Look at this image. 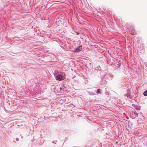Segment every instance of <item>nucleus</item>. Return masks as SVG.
Here are the masks:
<instances>
[{
	"label": "nucleus",
	"mask_w": 147,
	"mask_h": 147,
	"mask_svg": "<svg viewBox=\"0 0 147 147\" xmlns=\"http://www.w3.org/2000/svg\"><path fill=\"white\" fill-rule=\"evenodd\" d=\"M143 94L145 96H147V90L144 92Z\"/></svg>",
	"instance_id": "3"
},
{
	"label": "nucleus",
	"mask_w": 147,
	"mask_h": 147,
	"mask_svg": "<svg viewBox=\"0 0 147 147\" xmlns=\"http://www.w3.org/2000/svg\"><path fill=\"white\" fill-rule=\"evenodd\" d=\"M134 114L135 117H136L138 116V114H136L135 113H134Z\"/></svg>",
	"instance_id": "5"
},
{
	"label": "nucleus",
	"mask_w": 147,
	"mask_h": 147,
	"mask_svg": "<svg viewBox=\"0 0 147 147\" xmlns=\"http://www.w3.org/2000/svg\"><path fill=\"white\" fill-rule=\"evenodd\" d=\"M62 78V76L61 75H58L56 77V79L59 81L61 80Z\"/></svg>",
	"instance_id": "2"
},
{
	"label": "nucleus",
	"mask_w": 147,
	"mask_h": 147,
	"mask_svg": "<svg viewBox=\"0 0 147 147\" xmlns=\"http://www.w3.org/2000/svg\"><path fill=\"white\" fill-rule=\"evenodd\" d=\"M19 139L18 138H17L16 139V140L17 141H18V140Z\"/></svg>",
	"instance_id": "6"
},
{
	"label": "nucleus",
	"mask_w": 147,
	"mask_h": 147,
	"mask_svg": "<svg viewBox=\"0 0 147 147\" xmlns=\"http://www.w3.org/2000/svg\"><path fill=\"white\" fill-rule=\"evenodd\" d=\"M82 47H72L73 49H72V51L74 52H78L81 51L82 48H81Z\"/></svg>",
	"instance_id": "1"
},
{
	"label": "nucleus",
	"mask_w": 147,
	"mask_h": 147,
	"mask_svg": "<svg viewBox=\"0 0 147 147\" xmlns=\"http://www.w3.org/2000/svg\"><path fill=\"white\" fill-rule=\"evenodd\" d=\"M101 92V90L100 89H98L97 90V94L100 93Z\"/></svg>",
	"instance_id": "4"
}]
</instances>
